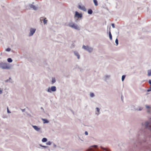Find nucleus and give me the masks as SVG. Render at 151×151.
I'll return each instance as SVG.
<instances>
[{
  "label": "nucleus",
  "mask_w": 151,
  "mask_h": 151,
  "mask_svg": "<svg viewBox=\"0 0 151 151\" xmlns=\"http://www.w3.org/2000/svg\"><path fill=\"white\" fill-rule=\"evenodd\" d=\"M146 129L151 131V117L149 118L148 121H146L142 123V127L139 129V132L142 134L144 133Z\"/></svg>",
  "instance_id": "nucleus-1"
},
{
  "label": "nucleus",
  "mask_w": 151,
  "mask_h": 151,
  "mask_svg": "<svg viewBox=\"0 0 151 151\" xmlns=\"http://www.w3.org/2000/svg\"><path fill=\"white\" fill-rule=\"evenodd\" d=\"M64 25L77 30H79L80 29V27L79 26L76 24L72 22H70L68 24L66 23Z\"/></svg>",
  "instance_id": "nucleus-2"
},
{
  "label": "nucleus",
  "mask_w": 151,
  "mask_h": 151,
  "mask_svg": "<svg viewBox=\"0 0 151 151\" xmlns=\"http://www.w3.org/2000/svg\"><path fill=\"white\" fill-rule=\"evenodd\" d=\"M0 68L3 69H10L11 68V66L7 63L1 62L0 63Z\"/></svg>",
  "instance_id": "nucleus-3"
},
{
  "label": "nucleus",
  "mask_w": 151,
  "mask_h": 151,
  "mask_svg": "<svg viewBox=\"0 0 151 151\" xmlns=\"http://www.w3.org/2000/svg\"><path fill=\"white\" fill-rule=\"evenodd\" d=\"M82 48L89 52H92L93 50V48L88 46H86L84 45H83L82 47Z\"/></svg>",
  "instance_id": "nucleus-4"
},
{
  "label": "nucleus",
  "mask_w": 151,
  "mask_h": 151,
  "mask_svg": "<svg viewBox=\"0 0 151 151\" xmlns=\"http://www.w3.org/2000/svg\"><path fill=\"white\" fill-rule=\"evenodd\" d=\"M36 29L33 28H30L29 29V37L32 36L34 34L35 32Z\"/></svg>",
  "instance_id": "nucleus-5"
},
{
  "label": "nucleus",
  "mask_w": 151,
  "mask_h": 151,
  "mask_svg": "<svg viewBox=\"0 0 151 151\" xmlns=\"http://www.w3.org/2000/svg\"><path fill=\"white\" fill-rule=\"evenodd\" d=\"M56 90V88L55 86H52L51 87V88H48L47 91L49 93H51L52 91H55Z\"/></svg>",
  "instance_id": "nucleus-6"
},
{
  "label": "nucleus",
  "mask_w": 151,
  "mask_h": 151,
  "mask_svg": "<svg viewBox=\"0 0 151 151\" xmlns=\"http://www.w3.org/2000/svg\"><path fill=\"white\" fill-rule=\"evenodd\" d=\"M32 127L36 131L38 132H39L40 133L42 132V131L41 128L35 125H32Z\"/></svg>",
  "instance_id": "nucleus-7"
},
{
  "label": "nucleus",
  "mask_w": 151,
  "mask_h": 151,
  "mask_svg": "<svg viewBox=\"0 0 151 151\" xmlns=\"http://www.w3.org/2000/svg\"><path fill=\"white\" fill-rule=\"evenodd\" d=\"M82 15L81 14L79 13L78 12H76L74 17H77L78 18H81Z\"/></svg>",
  "instance_id": "nucleus-8"
},
{
  "label": "nucleus",
  "mask_w": 151,
  "mask_h": 151,
  "mask_svg": "<svg viewBox=\"0 0 151 151\" xmlns=\"http://www.w3.org/2000/svg\"><path fill=\"white\" fill-rule=\"evenodd\" d=\"M29 6L31 9H32L35 10H36L38 9V8L37 6L32 4H29Z\"/></svg>",
  "instance_id": "nucleus-9"
},
{
  "label": "nucleus",
  "mask_w": 151,
  "mask_h": 151,
  "mask_svg": "<svg viewBox=\"0 0 151 151\" xmlns=\"http://www.w3.org/2000/svg\"><path fill=\"white\" fill-rule=\"evenodd\" d=\"M78 8L81 9V10H82L86 12V9L85 7V6H81V5H79Z\"/></svg>",
  "instance_id": "nucleus-10"
},
{
  "label": "nucleus",
  "mask_w": 151,
  "mask_h": 151,
  "mask_svg": "<svg viewBox=\"0 0 151 151\" xmlns=\"http://www.w3.org/2000/svg\"><path fill=\"white\" fill-rule=\"evenodd\" d=\"M97 146L94 145L93 146L91 147L89 149V150L90 151H93L94 150L95 148H96L97 147Z\"/></svg>",
  "instance_id": "nucleus-11"
},
{
  "label": "nucleus",
  "mask_w": 151,
  "mask_h": 151,
  "mask_svg": "<svg viewBox=\"0 0 151 151\" xmlns=\"http://www.w3.org/2000/svg\"><path fill=\"white\" fill-rule=\"evenodd\" d=\"M145 107L147 109V111L148 113H150L151 112V107L147 105H145Z\"/></svg>",
  "instance_id": "nucleus-12"
},
{
  "label": "nucleus",
  "mask_w": 151,
  "mask_h": 151,
  "mask_svg": "<svg viewBox=\"0 0 151 151\" xmlns=\"http://www.w3.org/2000/svg\"><path fill=\"white\" fill-rule=\"evenodd\" d=\"M74 53L75 55L77 57L78 59H79L80 58V55L79 53L76 51H74Z\"/></svg>",
  "instance_id": "nucleus-13"
},
{
  "label": "nucleus",
  "mask_w": 151,
  "mask_h": 151,
  "mask_svg": "<svg viewBox=\"0 0 151 151\" xmlns=\"http://www.w3.org/2000/svg\"><path fill=\"white\" fill-rule=\"evenodd\" d=\"M110 77V75H106L104 76V80L105 81H106L107 80L109 79Z\"/></svg>",
  "instance_id": "nucleus-14"
},
{
  "label": "nucleus",
  "mask_w": 151,
  "mask_h": 151,
  "mask_svg": "<svg viewBox=\"0 0 151 151\" xmlns=\"http://www.w3.org/2000/svg\"><path fill=\"white\" fill-rule=\"evenodd\" d=\"M96 114L97 115H98L100 114V112H99L100 109L99 108L97 107L96 108Z\"/></svg>",
  "instance_id": "nucleus-15"
},
{
  "label": "nucleus",
  "mask_w": 151,
  "mask_h": 151,
  "mask_svg": "<svg viewBox=\"0 0 151 151\" xmlns=\"http://www.w3.org/2000/svg\"><path fill=\"white\" fill-rule=\"evenodd\" d=\"M42 119L43 121V123L44 124L46 123H48L49 122V121L46 119Z\"/></svg>",
  "instance_id": "nucleus-16"
},
{
  "label": "nucleus",
  "mask_w": 151,
  "mask_h": 151,
  "mask_svg": "<svg viewBox=\"0 0 151 151\" xmlns=\"http://www.w3.org/2000/svg\"><path fill=\"white\" fill-rule=\"evenodd\" d=\"M12 80L11 78H9V79H7V80H5V82H9L12 83Z\"/></svg>",
  "instance_id": "nucleus-17"
},
{
  "label": "nucleus",
  "mask_w": 151,
  "mask_h": 151,
  "mask_svg": "<svg viewBox=\"0 0 151 151\" xmlns=\"http://www.w3.org/2000/svg\"><path fill=\"white\" fill-rule=\"evenodd\" d=\"M148 76H151V70H148L147 71Z\"/></svg>",
  "instance_id": "nucleus-18"
},
{
  "label": "nucleus",
  "mask_w": 151,
  "mask_h": 151,
  "mask_svg": "<svg viewBox=\"0 0 151 151\" xmlns=\"http://www.w3.org/2000/svg\"><path fill=\"white\" fill-rule=\"evenodd\" d=\"M47 141V139L46 138H43L42 140V142H46Z\"/></svg>",
  "instance_id": "nucleus-19"
},
{
  "label": "nucleus",
  "mask_w": 151,
  "mask_h": 151,
  "mask_svg": "<svg viewBox=\"0 0 151 151\" xmlns=\"http://www.w3.org/2000/svg\"><path fill=\"white\" fill-rule=\"evenodd\" d=\"M93 2L96 6H97L98 5V2L96 0H93Z\"/></svg>",
  "instance_id": "nucleus-20"
},
{
  "label": "nucleus",
  "mask_w": 151,
  "mask_h": 151,
  "mask_svg": "<svg viewBox=\"0 0 151 151\" xmlns=\"http://www.w3.org/2000/svg\"><path fill=\"white\" fill-rule=\"evenodd\" d=\"M88 14H92L93 13V11L91 9H89L88 10Z\"/></svg>",
  "instance_id": "nucleus-21"
},
{
  "label": "nucleus",
  "mask_w": 151,
  "mask_h": 151,
  "mask_svg": "<svg viewBox=\"0 0 151 151\" xmlns=\"http://www.w3.org/2000/svg\"><path fill=\"white\" fill-rule=\"evenodd\" d=\"M109 38L110 40H112V36L111 32L110 31L109 32Z\"/></svg>",
  "instance_id": "nucleus-22"
},
{
  "label": "nucleus",
  "mask_w": 151,
  "mask_h": 151,
  "mask_svg": "<svg viewBox=\"0 0 151 151\" xmlns=\"http://www.w3.org/2000/svg\"><path fill=\"white\" fill-rule=\"evenodd\" d=\"M101 147L102 149H103L105 151H110L109 150H108V149L106 148L103 147Z\"/></svg>",
  "instance_id": "nucleus-23"
},
{
  "label": "nucleus",
  "mask_w": 151,
  "mask_h": 151,
  "mask_svg": "<svg viewBox=\"0 0 151 151\" xmlns=\"http://www.w3.org/2000/svg\"><path fill=\"white\" fill-rule=\"evenodd\" d=\"M7 61L9 63H11L12 61V60L11 58H9L7 59Z\"/></svg>",
  "instance_id": "nucleus-24"
},
{
  "label": "nucleus",
  "mask_w": 151,
  "mask_h": 151,
  "mask_svg": "<svg viewBox=\"0 0 151 151\" xmlns=\"http://www.w3.org/2000/svg\"><path fill=\"white\" fill-rule=\"evenodd\" d=\"M56 80L55 78H52V84L54 83L55 82Z\"/></svg>",
  "instance_id": "nucleus-25"
},
{
  "label": "nucleus",
  "mask_w": 151,
  "mask_h": 151,
  "mask_svg": "<svg viewBox=\"0 0 151 151\" xmlns=\"http://www.w3.org/2000/svg\"><path fill=\"white\" fill-rule=\"evenodd\" d=\"M46 18H44L43 19V22L44 24H45L47 23V20H46Z\"/></svg>",
  "instance_id": "nucleus-26"
},
{
  "label": "nucleus",
  "mask_w": 151,
  "mask_h": 151,
  "mask_svg": "<svg viewBox=\"0 0 151 151\" xmlns=\"http://www.w3.org/2000/svg\"><path fill=\"white\" fill-rule=\"evenodd\" d=\"M142 109H143L142 107H139L138 109H135V110L140 111H141Z\"/></svg>",
  "instance_id": "nucleus-27"
},
{
  "label": "nucleus",
  "mask_w": 151,
  "mask_h": 151,
  "mask_svg": "<svg viewBox=\"0 0 151 151\" xmlns=\"http://www.w3.org/2000/svg\"><path fill=\"white\" fill-rule=\"evenodd\" d=\"M40 146L45 148H47L48 147V146H43L41 145H40Z\"/></svg>",
  "instance_id": "nucleus-28"
},
{
  "label": "nucleus",
  "mask_w": 151,
  "mask_h": 151,
  "mask_svg": "<svg viewBox=\"0 0 151 151\" xmlns=\"http://www.w3.org/2000/svg\"><path fill=\"white\" fill-rule=\"evenodd\" d=\"M90 96L91 97H93L94 96V94L93 93H90Z\"/></svg>",
  "instance_id": "nucleus-29"
},
{
  "label": "nucleus",
  "mask_w": 151,
  "mask_h": 151,
  "mask_svg": "<svg viewBox=\"0 0 151 151\" xmlns=\"http://www.w3.org/2000/svg\"><path fill=\"white\" fill-rule=\"evenodd\" d=\"M51 142L50 141H48L46 143V145H50L51 144Z\"/></svg>",
  "instance_id": "nucleus-30"
},
{
  "label": "nucleus",
  "mask_w": 151,
  "mask_h": 151,
  "mask_svg": "<svg viewBox=\"0 0 151 151\" xmlns=\"http://www.w3.org/2000/svg\"><path fill=\"white\" fill-rule=\"evenodd\" d=\"M115 43L116 44V45H118V40L117 39H116L115 40Z\"/></svg>",
  "instance_id": "nucleus-31"
},
{
  "label": "nucleus",
  "mask_w": 151,
  "mask_h": 151,
  "mask_svg": "<svg viewBox=\"0 0 151 151\" xmlns=\"http://www.w3.org/2000/svg\"><path fill=\"white\" fill-rule=\"evenodd\" d=\"M125 75H123L122 76V81H123L124 80L125 78Z\"/></svg>",
  "instance_id": "nucleus-32"
},
{
  "label": "nucleus",
  "mask_w": 151,
  "mask_h": 151,
  "mask_svg": "<svg viewBox=\"0 0 151 151\" xmlns=\"http://www.w3.org/2000/svg\"><path fill=\"white\" fill-rule=\"evenodd\" d=\"M11 50V49L9 48H8L6 50V51L7 52H9Z\"/></svg>",
  "instance_id": "nucleus-33"
},
{
  "label": "nucleus",
  "mask_w": 151,
  "mask_h": 151,
  "mask_svg": "<svg viewBox=\"0 0 151 151\" xmlns=\"http://www.w3.org/2000/svg\"><path fill=\"white\" fill-rule=\"evenodd\" d=\"M44 18L43 17H41L40 18V21L41 22V21L42 20L43 21Z\"/></svg>",
  "instance_id": "nucleus-34"
},
{
  "label": "nucleus",
  "mask_w": 151,
  "mask_h": 151,
  "mask_svg": "<svg viewBox=\"0 0 151 151\" xmlns=\"http://www.w3.org/2000/svg\"><path fill=\"white\" fill-rule=\"evenodd\" d=\"M111 26L113 28H115L114 24H111Z\"/></svg>",
  "instance_id": "nucleus-35"
},
{
  "label": "nucleus",
  "mask_w": 151,
  "mask_h": 151,
  "mask_svg": "<svg viewBox=\"0 0 151 151\" xmlns=\"http://www.w3.org/2000/svg\"><path fill=\"white\" fill-rule=\"evenodd\" d=\"M7 112L8 113H11V112L9 111L8 108H7Z\"/></svg>",
  "instance_id": "nucleus-36"
},
{
  "label": "nucleus",
  "mask_w": 151,
  "mask_h": 151,
  "mask_svg": "<svg viewBox=\"0 0 151 151\" xmlns=\"http://www.w3.org/2000/svg\"><path fill=\"white\" fill-rule=\"evenodd\" d=\"M85 134L86 135H88V132L87 131H86L85 132Z\"/></svg>",
  "instance_id": "nucleus-37"
},
{
  "label": "nucleus",
  "mask_w": 151,
  "mask_h": 151,
  "mask_svg": "<svg viewBox=\"0 0 151 151\" xmlns=\"http://www.w3.org/2000/svg\"><path fill=\"white\" fill-rule=\"evenodd\" d=\"M149 83L150 84V86H151V80H149Z\"/></svg>",
  "instance_id": "nucleus-38"
},
{
  "label": "nucleus",
  "mask_w": 151,
  "mask_h": 151,
  "mask_svg": "<svg viewBox=\"0 0 151 151\" xmlns=\"http://www.w3.org/2000/svg\"><path fill=\"white\" fill-rule=\"evenodd\" d=\"M151 91V87H150V88L149 89H148L147 90V91L149 92V91Z\"/></svg>",
  "instance_id": "nucleus-39"
},
{
  "label": "nucleus",
  "mask_w": 151,
  "mask_h": 151,
  "mask_svg": "<svg viewBox=\"0 0 151 151\" xmlns=\"http://www.w3.org/2000/svg\"><path fill=\"white\" fill-rule=\"evenodd\" d=\"M53 147H56V145L55 144H53Z\"/></svg>",
  "instance_id": "nucleus-40"
},
{
  "label": "nucleus",
  "mask_w": 151,
  "mask_h": 151,
  "mask_svg": "<svg viewBox=\"0 0 151 151\" xmlns=\"http://www.w3.org/2000/svg\"><path fill=\"white\" fill-rule=\"evenodd\" d=\"M2 93V91L1 90H0V94H1Z\"/></svg>",
  "instance_id": "nucleus-41"
},
{
  "label": "nucleus",
  "mask_w": 151,
  "mask_h": 151,
  "mask_svg": "<svg viewBox=\"0 0 151 151\" xmlns=\"http://www.w3.org/2000/svg\"><path fill=\"white\" fill-rule=\"evenodd\" d=\"M41 109H43V108L41 107Z\"/></svg>",
  "instance_id": "nucleus-42"
}]
</instances>
